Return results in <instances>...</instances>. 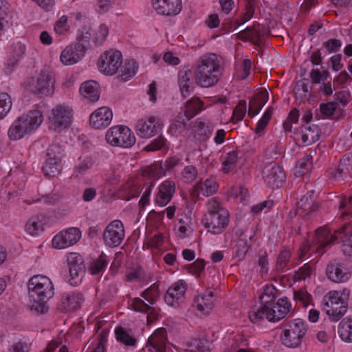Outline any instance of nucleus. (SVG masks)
I'll use <instances>...</instances> for the list:
<instances>
[{"label":"nucleus","instance_id":"obj_1","mask_svg":"<svg viewBox=\"0 0 352 352\" xmlns=\"http://www.w3.org/2000/svg\"><path fill=\"white\" fill-rule=\"evenodd\" d=\"M224 67L220 56L214 53L202 55L194 68V78L197 85L204 88L215 86L221 80Z\"/></svg>","mask_w":352,"mask_h":352},{"label":"nucleus","instance_id":"obj_2","mask_svg":"<svg viewBox=\"0 0 352 352\" xmlns=\"http://www.w3.org/2000/svg\"><path fill=\"white\" fill-rule=\"evenodd\" d=\"M340 239L342 243V252L347 258L352 261V226L344 225L342 228L332 234L326 227H320L315 232L314 244L318 245L316 252L322 255L327 248H330L336 241Z\"/></svg>","mask_w":352,"mask_h":352},{"label":"nucleus","instance_id":"obj_3","mask_svg":"<svg viewBox=\"0 0 352 352\" xmlns=\"http://www.w3.org/2000/svg\"><path fill=\"white\" fill-rule=\"evenodd\" d=\"M54 74L47 70H42L36 76L28 78L23 82V87L34 94L48 96L54 93Z\"/></svg>","mask_w":352,"mask_h":352},{"label":"nucleus","instance_id":"obj_4","mask_svg":"<svg viewBox=\"0 0 352 352\" xmlns=\"http://www.w3.org/2000/svg\"><path fill=\"white\" fill-rule=\"evenodd\" d=\"M280 339L283 344L289 348L298 346L308 330L307 322L302 319L296 318L283 326Z\"/></svg>","mask_w":352,"mask_h":352},{"label":"nucleus","instance_id":"obj_5","mask_svg":"<svg viewBox=\"0 0 352 352\" xmlns=\"http://www.w3.org/2000/svg\"><path fill=\"white\" fill-rule=\"evenodd\" d=\"M28 287L30 296L34 299L48 301L54 294L52 282L43 275L33 276L28 281Z\"/></svg>","mask_w":352,"mask_h":352},{"label":"nucleus","instance_id":"obj_6","mask_svg":"<svg viewBox=\"0 0 352 352\" xmlns=\"http://www.w3.org/2000/svg\"><path fill=\"white\" fill-rule=\"evenodd\" d=\"M108 144L114 146L130 148L135 143L131 130L125 126H114L109 129L105 135Z\"/></svg>","mask_w":352,"mask_h":352},{"label":"nucleus","instance_id":"obj_7","mask_svg":"<svg viewBox=\"0 0 352 352\" xmlns=\"http://www.w3.org/2000/svg\"><path fill=\"white\" fill-rule=\"evenodd\" d=\"M72 110L64 104L54 107L48 118L49 129L60 132L68 128L72 122Z\"/></svg>","mask_w":352,"mask_h":352},{"label":"nucleus","instance_id":"obj_8","mask_svg":"<svg viewBox=\"0 0 352 352\" xmlns=\"http://www.w3.org/2000/svg\"><path fill=\"white\" fill-rule=\"evenodd\" d=\"M340 298L338 291H331L324 298L323 309L333 321L341 319L347 309V305Z\"/></svg>","mask_w":352,"mask_h":352},{"label":"nucleus","instance_id":"obj_9","mask_svg":"<svg viewBox=\"0 0 352 352\" xmlns=\"http://www.w3.org/2000/svg\"><path fill=\"white\" fill-rule=\"evenodd\" d=\"M122 63V55L118 50H110L102 54L98 60L99 70L106 74H115Z\"/></svg>","mask_w":352,"mask_h":352},{"label":"nucleus","instance_id":"obj_10","mask_svg":"<svg viewBox=\"0 0 352 352\" xmlns=\"http://www.w3.org/2000/svg\"><path fill=\"white\" fill-rule=\"evenodd\" d=\"M163 127V123L159 117L146 116L138 120L135 131L142 138H151L158 133Z\"/></svg>","mask_w":352,"mask_h":352},{"label":"nucleus","instance_id":"obj_11","mask_svg":"<svg viewBox=\"0 0 352 352\" xmlns=\"http://www.w3.org/2000/svg\"><path fill=\"white\" fill-rule=\"evenodd\" d=\"M61 155L62 150L58 144H52L48 147L47 159L42 168L45 175L54 177L61 172Z\"/></svg>","mask_w":352,"mask_h":352},{"label":"nucleus","instance_id":"obj_12","mask_svg":"<svg viewBox=\"0 0 352 352\" xmlns=\"http://www.w3.org/2000/svg\"><path fill=\"white\" fill-rule=\"evenodd\" d=\"M125 235L123 223L120 220H113L104 229L102 234L103 241L109 247L120 245Z\"/></svg>","mask_w":352,"mask_h":352},{"label":"nucleus","instance_id":"obj_13","mask_svg":"<svg viewBox=\"0 0 352 352\" xmlns=\"http://www.w3.org/2000/svg\"><path fill=\"white\" fill-rule=\"evenodd\" d=\"M230 223V213L228 210L210 215L205 214L204 219V227L212 234H221L228 226Z\"/></svg>","mask_w":352,"mask_h":352},{"label":"nucleus","instance_id":"obj_14","mask_svg":"<svg viewBox=\"0 0 352 352\" xmlns=\"http://www.w3.org/2000/svg\"><path fill=\"white\" fill-rule=\"evenodd\" d=\"M81 237V232L77 228H70L56 234L52 245L56 249H64L76 243Z\"/></svg>","mask_w":352,"mask_h":352},{"label":"nucleus","instance_id":"obj_15","mask_svg":"<svg viewBox=\"0 0 352 352\" xmlns=\"http://www.w3.org/2000/svg\"><path fill=\"white\" fill-rule=\"evenodd\" d=\"M187 288L188 285L184 280H177L168 289L164 296L165 302L172 307H178L184 301Z\"/></svg>","mask_w":352,"mask_h":352},{"label":"nucleus","instance_id":"obj_16","mask_svg":"<svg viewBox=\"0 0 352 352\" xmlns=\"http://www.w3.org/2000/svg\"><path fill=\"white\" fill-rule=\"evenodd\" d=\"M269 30L262 25L254 24L237 34V38L243 41H251L259 45L267 36Z\"/></svg>","mask_w":352,"mask_h":352},{"label":"nucleus","instance_id":"obj_17","mask_svg":"<svg viewBox=\"0 0 352 352\" xmlns=\"http://www.w3.org/2000/svg\"><path fill=\"white\" fill-rule=\"evenodd\" d=\"M219 190V184L216 179L210 177L207 179H201L195 184L190 194L193 200L198 199L200 195L209 197L215 194Z\"/></svg>","mask_w":352,"mask_h":352},{"label":"nucleus","instance_id":"obj_18","mask_svg":"<svg viewBox=\"0 0 352 352\" xmlns=\"http://www.w3.org/2000/svg\"><path fill=\"white\" fill-rule=\"evenodd\" d=\"M319 139L318 126H302L294 133V140L299 146H306L312 144Z\"/></svg>","mask_w":352,"mask_h":352},{"label":"nucleus","instance_id":"obj_19","mask_svg":"<svg viewBox=\"0 0 352 352\" xmlns=\"http://www.w3.org/2000/svg\"><path fill=\"white\" fill-rule=\"evenodd\" d=\"M83 44L77 42L67 46L60 56V60L65 65H74L80 60L85 54Z\"/></svg>","mask_w":352,"mask_h":352},{"label":"nucleus","instance_id":"obj_20","mask_svg":"<svg viewBox=\"0 0 352 352\" xmlns=\"http://www.w3.org/2000/svg\"><path fill=\"white\" fill-rule=\"evenodd\" d=\"M267 320L270 322H277L284 318L291 310V304L287 298H281L272 305L266 307Z\"/></svg>","mask_w":352,"mask_h":352},{"label":"nucleus","instance_id":"obj_21","mask_svg":"<svg viewBox=\"0 0 352 352\" xmlns=\"http://www.w3.org/2000/svg\"><path fill=\"white\" fill-rule=\"evenodd\" d=\"M326 274L328 278L335 283L346 282L351 277L349 270L336 260L329 262L326 268Z\"/></svg>","mask_w":352,"mask_h":352},{"label":"nucleus","instance_id":"obj_22","mask_svg":"<svg viewBox=\"0 0 352 352\" xmlns=\"http://www.w3.org/2000/svg\"><path fill=\"white\" fill-rule=\"evenodd\" d=\"M113 113L110 108L102 107L94 111L89 117L90 125L96 129L107 127L112 120Z\"/></svg>","mask_w":352,"mask_h":352},{"label":"nucleus","instance_id":"obj_23","mask_svg":"<svg viewBox=\"0 0 352 352\" xmlns=\"http://www.w3.org/2000/svg\"><path fill=\"white\" fill-rule=\"evenodd\" d=\"M263 177L269 186L279 188L285 181L286 174L282 167L273 164L265 168Z\"/></svg>","mask_w":352,"mask_h":352},{"label":"nucleus","instance_id":"obj_24","mask_svg":"<svg viewBox=\"0 0 352 352\" xmlns=\"http://www.w3.org/2000/svg\"><path fill=\"white\" fill-rule=\"evenodd\" d=\"M175 183L170 179H166L160 184L155 195V202L160 206L167 205L172 199L175 192Z\"/></svg>","mask_w":352,"mask_h":352},{"label":"nucleus","instance_id":"obj_25","mask_svg":"<svg viewBox=\"0 0 352 352\" xmlns=\"http://www.w3.org/2000/svg\"><path fill=\"white\" fill-rule=\"evenodd\" d=\"M152 5L159 14L164 16L176 15L182 10L181 0H152Z\"/></svg>","mask_w":352,"mask_h":352},{"label":"nucleus","instance_id":"obj_26","mask_svg":"<svg viewBox=\"0 0 352 352\" xmlns=\"http://www.w3.org/2000/svg\"><path fill=\"white\" fill-rule=\"evenodd\" d=\"M83 300L82 295L78 292H65L61 296L58 308L63 312L78 309Z\"/></svg>","mask_w":352,"mask_h":352},{"label":"nucleus","instance_id":"obj_27","mask_svg":"<svg viewBox=\"0 0 352 352\" xmlns=\"http://www.w3.org/2000/svg\"><path fill=\"white\" fill-rule=\"evenodd\" d=\"M67 264L72 280H74L72 284L76 285L78 281L75 279L82 277L85 273V268L82 257L76 252H70L67 255Z\"/></svg>","mask_w":352,"mask_h":352},{"label":"nucleus","instance_id":"obj_28","mask_svg":"<svg viewBox=\"0 0 352 352\" xmlns=\"http://www.w3.org/2000/svg\"><path fill=\"white\" fill-rule=\"evenodd\" d=\"M166 330L159 328L148 338L147 347L150 352H166Z\"/></svg>","mask_w":352,"mask_h":352},{"label":"nucleus","instance_id":"obj_29","mask_svg":"<svg viewBox=\"0 0 352 352\" xmlns=\"http://www.w3.org/2000/svg\"><path fill=\"white\" fill-rule=\"evenodd\" d=\"M47 222V219L43 214H37L31 216L27 221L25 230V232L33 236H38L45 230V225Z\"/></svg>","mask_w":352,"mask_h":352},{"label":"nucleus","instance_id":"obj_30","mask_svg":"<svg viewBox=\"0 0 352 352\" xmlns=\"http://www.w3.org/2000/svg\"><path fill=\"white\" fill-rule=\"evenodd\" d=\"M29 133L35 131L43 121L42 113L38 109L30 111L28 113L18 117Z\"/></svg>","mask_w":352,"mask_h":352},{"label":"nucleus","instance_id":"obj_31","mask_svg":"<svg viewBox=\"0 0 352 352\" xmlns=\"http://www.w3.org/2000/svg\"><path fill=\"white\" fill-rule=\"evenodd\" d=\"M141 192L140 184L138 179L131 178L126 181L118 190L120 199L129 201L140 195Z\"/></svg>","mask_w":352,"mask_h":352},{"label":"nucleus","instance_id":"obj_32","mask_svg":"<svg viewBox=\"0 0 352 352\" xmlns=\"http://www.w3.org/2000/svg\"><path fill=\"white\" fill-rule=\"evenodd\" d=\"M292 252L287 247L283 248L278 253L274 266V272L279 274L293 267L291 262Z\"/></svg>","mask_w":352,"mask_h":352},{"label":"nucleus","instance_id":"obj_33","mask_svg":"<svg viewBox=\"0 0 352 352\" xmlns=\"http://www.w3.org/2000/svg\"><path fill=\"white\" fill-rule=\"evenodd\" d=\"M195 306L204 314H208L214 307V294L212 291L198 294L195 298Z\"/></svg>","mask_w":352,"mask_h":352},{"label":"nucleus","instance_id":"obj_34","mask_svg":"<svg viewBox=\"0 0 352 352\" xmlns=\"http://www.w3.org/2000/svg\"><path fill=\"white\" fill-rule=\"evenodd\" d=\"M195 136L200 141L207 140L212 135L214 130V124L208 120H203L198 118L194 124Z\"/></svg>","mask_w":352,"mask_h":352},{"label":"nucleus","instance_id":"obj_35","mask_svg":"<svg viewBox=\"0 0 352 352\" xmlns=\"http://www.w3.org/2000/svg\"><path fill=\"white\" fill-rule=\"evenodd\" d=\"M81 95L91 102L98 100L100 98L99 85L94 80L83 82L80 87Z\"/></svg>","mask_w":352,"mask_h":352},{"label":"nucleus","instance_id":"obj_36","mask_svg":"<svg viewBox=\"0 0 352 352\" xmlns=\"http://www.w3.org/2000/svg\"><path fill=\"white\" fill-rule=\"evenodd\" d=\"M268 100V95L266 92L260 91L256 94L249 102L248 115L254 117L261 111Z\"/></svg>","mask_w":352,"mask_h":352},{"label":"nucleus","instance_id":"obj_37","mask_svg":"<svg viewBox=\"0 0 352 352\" xmlns=\"http://www.w3.org/2000/svg\"><path fill=\"white\" fill-rule=\"evenodd\" d=\"M179 85L183 97L190 96L194 89L193 80L191 79L190 70L180 72L179 74Z\"/></svg>","mask_w":352,"mask_h":352},{"label":"nucleus","instance_id":"obj_38","mask_svg":"<svg viewBox=\"0 0 352 352\" xmlns=\"http://www.w3.org/2000/svg\"><path fill=\"white\" fill-rule=\"evenodd\" d=\"M204 102L197 97H193L188 100L184 107V115L188 119H191L204 109Z\"/></svg>","mask_w":352,"mask_h":352},{"label":"nucleus","instance_id":"obj_39","mask_svg":"<svg viewBox=\"0 0 352 352\" xmlns=\"http://www.w3.org/2000/svg\"><path fill=\"white\" fill-rule=\"evenodd\" d=\"M30 134L18 118L12 122L8 131V136L12 141H17Z\"/></svg>","mask_w":352,"mask_h":352},{"label":"nucleus","instance_id":"obj_40","mask_svg":"<svg viewBox=\"0 0 352 352\" xmlns=\"http://www.w3.org/2000/svg\"><path fill=\"white\" fill-rule=\"evenodd\" d=\"M109 256L102 252L98 258L93 259L89 266V271L92 275L102 274L109 263Z\"/></svg>","mask_w":352,"mask_h":352},{"label":"nucleus","instance_id":"obj_41","mask_svg":"<svg viewBox=\"0 0 352 352\" xmlns=\"http://www.w3.org/2000/svg\"><path fill=\"white\" fill-rule=\"evenodd\" d=\"M352 173V154L344 155L340 161L335 177L336 179H342Z\"/></svg>","mask_w":352,"mask_h":352},{"label":"nucleus","instance_id":"obj_42","mask_svg":"<svg viewBox=\"0 0 352 352\" xmlns=\"http://www.w3.org/2000/svg\"><path fill=\"white\" fill-rule=\"evenodd\" d=\"M277 297V289L272 285H266L263 287V292L259 296L261 305L267 307L274 302Z\"/></svg>","mask_w":352,"mask_h":352},{"label":"nucleus","instance_id":"obj_43","mask_svg":"<svg viewBox=\"0 0 352 352\" xmlns=\"http://www.w3.org/2000/svg\"><path fill=\"white\" fill-rule=\"evenodd\" d=\"M338 333L345 342H352V318H345L339 324Z\"/></svg>","mask_w":352,"mask_h":352},{"label":"nucleus","instance_id":"obj_44","mask_svg":"<svg viewBox=\"0 0 352 352\" xmlns=\"http://www.w3.org/2000/svg\"><path fill=\"white\" fill-rule=\"evenodd\" d=\"M256 0H245L244 12L234 21L236 28L250 20L255 12Z\"/></svg>","mask_w":352,"mask_h":352},{"label":"nucleus","instance_id":"obj_45","mask_svg":"<svg viewBox=\"0 0 352 352\" xmlns=\"http://www.w3.org/2000/svg\"><path fill=\"white\" fill-rule=\"evenodd\" d=\"M142 175L148 179L156 180L165 175V172H163V167L161 163H154L145 167L142 170Z\"/></svg>","mask_w":352,"mask_h":352},{"label":"nucleus","instance_id":"obj_46","mask_svg":"<svg viewBox=\"0 0 352 352\" xmlns=\"http://www.w3.org/2000/svg\"><path fill=\"white\" fill-rule=\"evenodd\" d=\"M116 340L126 346H135L137 340L122 327H118L115 330Z\"/></svg>","mask_w":352,"mask_h":352},{"label":"nucleus","instance_id":"obj_47","mask_svg":"<svg viewBox=\"0 0 352 352\" xmlns=\"http://www.w3.org/2000/svg\"><path fill=\"white\" fill-rule=\"evenodd\" d=\"M140 296L150 305L155 304L160 296L159 285L156 283L141 292Z\"/></svg>","mask_w":352,"mask_h":352},{"label":"nucleus","instance_id":"obj_48","mask_svg":"<svg viewBox=\"0 0 352 352\" xmlns=\"http://www.w3.org/2000/svg\"><path fill=\"white\" fill-rule=\"evenodd\" d=\"M238 153L236 151H232L227 153L222 162V171L224 173H229L232 171L238 161Z\"/></svg>","mask_w":352,"mask_h":352},{"label":"nucleus","instance_id":"obj_49","mask_svg":"<svg viewBox=\"0 0 352 352\" xmlns=\"http://www.w3.org/2000/svg\"><path fill=\"white\" fill-rule=\"evenodd\" d=\"M314 272V268L309 263H307L295 271L293 276L294 282H300L310 278Z\"/></svg>","mask_w":352,"mask_h":352},{"label":"nucleus","instance_id":"obj_50","mask_svg":"<svg viewBox=\"0 0 352 352\" xmlns=\"http://www.w3.org/2000/svg\"><path fill=\"white\" fill-rule=\"evenodd\" d=\"M93 161L90 157L80 158L78 164L75 166L73 177H79L85 175L93 166Z\"/></svg>","mask_w":352,"mask_h":352},{"label":"nucleus","instance_id":"obj_51","mask_svg":"<svg viewBox=\"0 0 352 352\" xmlns=\"http://www.w3.org/2000/svg\"><path fill=\"white\" fill-rule=\"evenodd\" d=\"M252 67V63L249 59H243L241 63L236 65L234 76L239 80H244L249 75Z\"/></svg>","mask_w":352,"mask_h":352},{"label":"nucleus","instance_id":"obj_52","mask_svg":"<svg viewBox=\"0 0 352 352\" xmlns=\"http://www.w3.org/2000/svg\"><path fill=\"white\" fill-rule=\"evenodd\" d=\"M190 224V219L188 217L181 218L178 220V222L175 226V229L177 230V234L180 238L183 239L190 234L192 229Z\"/></svg>","mask_w":352,"mask_h":352},{"label":"nucleus","instance_id":"obj_53","mask_svg":"<svg viewBox=\"0 0 352 352\" xmlns=\"http://www.w3.org/2000/svg\"><path fill=\"white\" fill-rule=\"evenodd\" d=\"M138 65L134 61H129L121 69V74L118 78L122 81H127L131 79L137 72Z\"/></svg>","mask_w":352,"mask_h":352},{"label":"nucleus","instance_id":"obj_54","mask_svg":"<svg viewBox=\"0 0 352 352\" xmlns=\"http://www.w3.org/2000/svg\"><path fill=\"white\" fill-rule=\"evenodd\" d=\"M206 207L207 212L205 214L213 215L223 212V210H228L217 197L209 199L206 204Z\"/></svg>","mask_w":352,"mask_h":352},{"label":"nucleus","instance_id":"obj_55","mask_svg":"<svg viewBox=\"0 0 352 352\" xmlns=\"http://www.w3.org/2000/svg\"><path fill=\"white\" fill-rule=\"evenodd\" d=\"M129 307L135 312L144 314L151 309V305L146 303L142 298H133L129 304Z\"/></svg>","mask_w":352,"mask_h":352},{"label":"nucleus","instance_id":"obj_56","mask_svg":"<svg viewBox=\"0 0 352 352\" xmlns=\"http://www.w3.org/2000/svg\"><path fill=\"white\" fill-rule=\"evenodd\" d=\"M243 234H241L234 247L235 256L239 261L245 258L250 246V244L248 243V241L245 238H243Z\"/></svg>","mask_w":352,"mask_h":352},{"label":"nucleus","instance_id":"obj_57","mask_svg":"<svg viewBox=\"0 0 352 352\" xmlns=\"http://www.w3.org/2000/svg\"><path fill=\"white\" fill-rule=\"evenodd\" d=\"M246 109V102L245 100H240L233 110L230 122L233 124H236L241 121L245 115Z\"/></svg>","mask_w":352,"mask_h":352},{"label":"nucleus","instance_id":"obj_58","mask_svg":"<svg viewBox=\"0 0 352 352\" xmlns=\"http://www.w3.org/2000/svg\"><path fill=\"white\" fill-rule=\"evenodd\" d=\"M12 107V100L9 94L7 93L0 94V120L3 119Z\"/></svg>","mask_w":352,"mask_h":352},{"label":"nucleus","instance_id":"obj_59","mask_svg":"<svg viewBox=\"0 0 352 352\" xmlns=\"http://www.w3.org/2000/svg\"><path fill=\"white\" fill-rule=\"evenodd\" d=\"M273 114V108L269 107L265 111L264 114L263 115L262 118L259 120L258 122L255 132L256 133H262L264 130L265 129L266 126H267L269 121L271 120L272 116Z\"/></svg>","mask_w":352,"mask_h":352},{"label":"nucleus","instance_id":"obj_60","mask_svg":"<svg viewBox=\"0 0 352 352\" xmlns=\"http://www.w3.org/2000/svg\"><path fill=\"white\" fill-rule=\"evenodd\" d=\"M249 318L254 323H259L264 318L267 319V309L261 305L258 309H252L249 313Z\"/></svg>","mask_w":352,"mask_h":352},{"label":"nucleus","instance_id":"obj_61","mask_svg":"<svg viewBox=\"0 0 352 352\" xmlns=\"http://www.w3.org/2000/svg\"><path fill=\"white\" fill-rule=\"evenodd\" d=\"M164 235L162 233H157L148 239L144 246L148 249H160L164 244Z\"/></svg>","mask_w":352,"mask_h":352},{"label":"nucleus","instance_id":"obj_62","mask_svg":"<svg viewBox=\"0 0 352 352\" xmlns=\"http://www.w3.org/2000/svg\"><path fill=\"white\" fill-rule=\"evenodd\" d=\"M206 262L202 258H197L194 263L187 267L188 272L197 277H199L201 273L204 270Z\"/></svg>","mask_w":352,"mask_h":352},{"label":"nucleus","instance_id":"obj_63","mask_svg":"<svg viewBox=\"0 0 352 352\" xmlns=\"http://www.w3.org/2000/svg\"><path fill=\"white\" fill-rule=\"evenodd\" d=\"M182 179L186 182H192L197 177L198 171L197 168L192 165H188L184 168L181 173Z\"/></svg>","mask_w":352,"mask_h":352},{"label":"nucleus","instance_id":"obj_64","mask_svg":"<svg viewBox=\"0 0 352 352\" xmlns=\"http://www.w3.org/2000/svg\"><path fill=\"white\" fill-rule=\"evenodd\" d=\"M187 352H204L205 346L203 341L199 338L192 339L186 343Z\"/></svg>","mask_w":352,"mask_h":352}]
</instances>
